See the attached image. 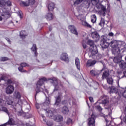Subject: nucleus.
<instances>
[{"label": "nucleus", "mask_w": 126, "mask_h": 126, "mask_svg": "<svg viewBox=\"0 0 126 126\" xmlns=\"http://www.w3.org/2000/svg\"><path fill=\"white\" fill-rule=\"evenodd\" d=\"M46 81H48V79L45 77H42L37 81L36 84V88L35 89V96L37 94L41 92H44V91H45L46 93H49V91H48L47 89H44L42 88L43 84H44V82H46Z\"/></svg>", "instance_id": "f257e3e1"}, {"label": "nucleus", "mask_w": 126, "mask_h": 126, "mask_svg": "<svg viewBox=\"0 0 126 126\" xmlns=\"http://www.w3.org/2000/svg\"><path fill=\"white\" fill-rule=\"evenodd\" d=\"M90 52L91 53V57L95 60H100L102 58V55L98 53V48L97 46L94 45L90 47Z\"/></svg>", "instance_id": "f03ea898"}, {"label": "nucleus", "mask_w": 126, "mask_h": 126, "mask_svg": "<svg viewBox=\"0 0 126 126\" xmlns=\"http://www.w3.org/2000/svg\"><path fill=\"white\" fill-rule=\"evenodd\" d=\"M109 40V36L106 35L101 36L100 44L103 50H104V49H107V48L109 47V42H108V41Z\"/></svg>", "instance_id": "7ed1b4c3"}, {"label": "nucleus", "mask_w": 126, "mask_h": 126, "mask_svg": "<svg viewBox=\"0 0 126 126\" xmlns=\"http://www.w3.org/2000/svg\"><path fill=\"white\" fill-rule=\"evenodd\" d=\"M101 99H103V100H102V103L103 105H104V109H105V110H109L110 107L107 106L109 105V97L106 95H102L101 96Z\"/></svg>", "instance_id": "20e7f679"}, {"label": "nucleus", "mask_w": 126, "mask_h": 126, "mask_svg": "<svg viewBox=\"0 0 126 126\" xmlns=\"http://www.w3.org/2000/svg\"><path fill=\"white\" fill-rule=\"evenodd\" d=\"M125 46L123 44H121L120 46L112 48V53L114 55H120L121 54V50H123Z\"/></svg>", "instance_id": "39448f33"}, {"label": "nucleus", "mask_w": 126, "mask_h": 126, "mask_svg": "<svg viewBox=\"0 0 126 126\" xmlns=\"http://www.w3.org/2000/svg\"><path fill=\"white\" fill-rule=\"evenodd\" d=\"M119 44H121L122 45H124V44H126V42L124 41L118 42V41L116 40H113L110 42H109V45H110V46L111 47V48H112V49H113L114 48L118 47L119 46H121L119 45Z\"/></svg>", "instance_id": "423d86ee"}, {"label": "nucleus", "mask_w": 126, "mask_h": 126, "mask_svg": "<svg viewBox=\"0 0 126 126\" xmlns=\"http://www.w3.org/2000/svg\"><path fill=\"white\" fill-rule=\"evenodd\" d=\"M95 120H96V116L94 114H92L91 117L88 119L89 121L88 126H95Z\"/></svg>", "instance_id": "0eeeda50"}, {"label": "nucleus", "mask_w": 126, "mask_h": 126, "mask_svg": "<svg viewBox=\"0 0 126 126\" xmlns=\"http://www.w3.org/2000/svg\"><path fill=\"white\" fill-rule=\"evenodd\" d=\"M61 60L65 62V63H69V59H68V55L65 53H63L61 56Z\"/></svg>", "instance_id": "6e6552de"}, {"label": "nucleus", "mask_w": 126, "mask_h": 126, "mask_svg": "<svg viewBox=\"0 0 126 126\" xmlns=\"http://www.w3.org/2000/svg\"><path fill=\"white\" fill-rule=\"evenodd\" d=\"M13 91H14V87L11 85H8L6 88V93L7 94H12V93H13Z\"/></svg>", "instance_id": "1a4fd4ad"}, {"label": "nucleus", "mask_w": 126, "mask_h": 126, "mask_svg": "<svg viewBox=\"0 0 126 126\" xmlns=\"http://www.w3.org/2000/svg\"><path fill=\"white\" fill-rule=\"evenodd\" d=\"M68 29L70 31V32H72V34H74L75 35H78L77 30L74 25L69 26Z\"/></svg>", "instance_id": "9d476101"}, {"label": "nucleus", "mask_w": 126, "mask_h": 126, "mask_svg": "<svg viewBox=\"0 0 126 126\" xmlns=\"http://www.w3.org/2000/svg\"><path fill=\"white\" fill-rule=\"evenodd\" d=\"M53 120L55 122L60 123V122H63V116L60 115H55L53 117Z\"/></svg>", "instance_id": "9b49d317"}, {"label": "nucleus", "mask_w": 126, "mask_h": 126, "mask_svg": "<svg viewBox=\"0 0 126 126\" xmlns=\"http://www.w3.org/2000/svg\"><path fill=\"white\" fill-rule=\"evenodd\" d=\"M62 96H63V93H59L58 95L56 97V100L55 102V105H56L57 106H59V105H60V103L62 101Z\"/></svg>", "instance_id": "f8f14e48"}, {"label": "nucleus", "mask_w": 126, "mask_h": 126, "mask_svg": "<svg viewBox=\"0 0 126 126\" xmlns=\"http://www.w3.org/2000/svg\"><path fill=\"white\" fill-rule=\"evenodd\" d=\"M97 63V61L95 60H89L87 61V63L86 64V66H88L89 67L90 66H93L95 64Z\"/></svg>", "instance_id": "ddd939ff"}, {"label": "nucleus", "mask_w": 126, "mask_h": 126, "mask_svg": "<svg viewBox=\"0 0 126 126\" xmlns=\"http://www.w3.org/2000/svg\"><path fill=\"white\" fill-rule=\"evenodd\" d=\"M122 57L120 55L116 56L113 59L114 63H119V64L121 62L123 61L122 60Z\"/></svg>", "instance_id": "4468645a"}, {"label": "nucleus", "mask_w": 126, "mask_h": 126, "mask_svg": "<svg viewBox=\"0 0 126 126\" xmlns=\"http://www.w3.org/2000/svg\"><path fill=\"white\" fill-rule=\"evenodd\" d=\"M20 36L21 39L24 40V39L28 36V33H27L26 31H22L20 32Z\"/></svg>", "instance_id": "2eb2a0df"}, {"label": "nucleus", "mask_w": 126, "mask_h": 126, "mask_svg": "<svg viewBox=\"0 0 126 126\" xmlns=\"http://www.w3.org/2000/svg\"><path fill=\"white\" fill-rule=\"evenodd\" d=\"M91 2V0H86L83 3V7L84 8H89L90 6V3Z\"/></svg>", "instance_id": "dca6fc26"}, {"label": "nucleus", "mask_w": 126, "mask_h": 126, "mask_svg": "<svg viewBox=\"0 0 126 126\" xmlns=\"http://www.w3.org/2000/svg\"><path fill=\"white\" fill-rule=\"evenodd\" d=\"M92 37L93 39L98 40L100 39V35H99V33L97 32H94L92 33Z\"/></svg>", "instance_id": "f3484780"}, {"label": "nucleus", "mask_w": 126, "mask_h": 126, "mask_svg": "<svg viewBox=\"0 0 126 126\" xmlns=\"http://www.w3.org/2000/svg\"><path fill=\"white\" fill-rule=\"evenodd\" d=\"M119 66L122 69H126V62L125 61H122L119 64Z\"/></svg>", "instance_id": "a211bd4d"}, {"label": "nucleus", "mask_w": 126, "mask_h": 126, "mask_svg": "<svg viewBox=\"0 0 126 126\" xmlns=\"http://www.w3.org/2000/svg\"><path fill=\"white\" fill-rule=\"evenodd\" d=\"M62 112L64 115H67L69 113V109L67 106H63L62 109Z\"/></svg>", "instance_id": "6ab92c4d"}, {"label": "nucleus", "mask_w": 126, "mask_h": 126, "mask_svg": "<svg viewBox=\"0 0 126 126\" xmlns=\"http://www.w3.org/2000/svg\"><path fill=\"white\" fill-rule=\"evenodd\" d=\"M110 75V72L108 70H105L103 72L102 75V79H105L108 78V77Z\"/></svg>", "instance_id": "aec40b11"}, {"label": "nucleus", "mask_w": 126, "mask_h": 126, "mask_svg": "<svg viewBox=\"0 0 126 126\" xmlns=\"http://www.w3.org/2000/svg\"><path fill=\"white\" fill-rule=\"evenodd\" d=\"M32 51L34 52L35 57H38V53L37 52V46L36 44H33L32 47L31 48Z\"/></svg>", "instance_id": "412c9836"}, {"label": "nucleus", "mask_w": 126, "mask_h": 126, "mask_svg": "<svg viewBox=\"0 0 126 126\" xmlns=\"http://www.w3.org/2000/svg\"><path fill=\"white\" fill-rule=\"evenodd\" d=\"M75 65L77 69H78V70H80V60H79L78 58H75Z\"/></svg>", "instance_id": "4be33fe9"}, {"label": "nucleus", "mask_w": 126, "mask_h": 126, "mask_svg": "<svg viewBox=\"0 0 126 126\" xmlns=\"http://www.w3.org/2000/svg\"><path fill=\"white\" fill-rule=\"evenodd\" d=\"M2 16H4L6 19H7V18H9L10 17V13L9 12V10H6L5 12H3V13L2 14Z\"/></svg>", "instance_id": "5701e85b"}, {"label": "nucleus", "mask_w": 126, "mask_h": 126, "mask_svg": "<svg viewBox=\"0 0 126 126\" xmlns=\"http://www.w3.org/2000/svg\"><path fill=\"white\" fill-rule=\"evenodd\" d=\"M45 18L47 20L50 21L54 19V16L53 15V13H48L45 16Z\"/></svg>", "instance_id": "b1692460"}, {"label": "nucleus", "mask_w": 126, "mask_h": 126, "mask_svg": "<svg viewBox=\"0 0 126 126\" xmlns=\"http://www.w3.org/2000/svg\"><path fill=\"white\" fill-rule=\"evenodd\" d=\"M49 11H53L55 9V3H50L48 6Z\"/></svg>", "instance_id": "393cba45"}, {"label": "nucleus", "mask_w": 126, "mask_h": 126, "mask_svg": "<svg viewBox=\"0 0 126 126\" xmlns=\"http://www.w3.org/2000/svg\"><path fill=\"white\" fill-rule=\"evenodd\" d=\"M14 97L16 99H18L19 100L21 98V94H20V93L19 92H15L14 93Z\"/></svg>", "instance_id": "a878e982"}, {"label": "nucleus", "mask_w": 126, "mask_h": 126, "mask_svg": "<svg viewBox=\"0 0 126 126\" xmlns=\"http://www.w3.org/2000/svg\"><path fill=\"white\" fill-rule=\"evenodd\" d=\"M51 80H52L51 82L53 86H55L56 85H59V82H58V79H57L56 78H52Z\"/></svg>", "instance_id": "bb28decb"}, {"label": "nucleus", "mask_w": 126, "mask_h": 126, "mask_svg": "<svg viewBox=\"0 0 126 126\" xmlns=\"http://www.w3.org/2000/svg\"><path fill=\"white\" fill-rule=\"evenodd\" d=\"M106 80L108 84H110V85H113L114 83V80H113V78H112L111 77H108L107 78Z\"/></svg>", "instance_id": "cd10ccee"}, {"label": "nucleus", "mask_w": 126, "mask_h": 126, "mask_svg": "<svg viewBox=\"0 0 126 126\" xmlns=\"http://www.w3.org/2000/svg\"><path fill=\"white\" fill-rule=\"evenodd\" d=\"M6 4V0H0V7H4Z\"/></svg>", "instance_id": "c85d7f7f"}, {"label": "nucleus", "mask_w": 126, "mask_h": 126, "mask_svg": "<svg viewBox=\"0 0 126 126\" xmlns=\"http://www.w3.org/2000/svg\"><path fill=\"white\" fill-rule=\"evenodd\" d=\"M82 24L84 26H85L86 27H88V28H92V26H91V25H90L89 24H88L87 22L85 21H83L82 22Z\"/></svg>", "instance_id": "c756f323"}, {"label": "nucleus", "mask_w": 126, "mask_h": 126, "mask_svg": "<svg viewBox=\"0 0 126 126\" xmlns=\"http://www.w3.org/2000/svg\"><path fill=\"white\" fill-rule=\"evenodd\" d=\"M45 96H46V100H45V103L46 105H50L51 104V99H50V98L48 97H47V95L46 94L44 93Z\"/></svg>", "instance_id": "7c9ffc66"}, {"label": "nucleus", "mask_w": 126, "mask_h": 126, "mask_svg": "<svg viewBox=\"0 0 126 126\" xmlns=\"http://www.w3.org/2000/svg\"><path fill=\"white\" fill-rule=\"evenodd\" d=\"M87 43H88V45H89L90 47H93L94 46H95L94 41L93 40H91L89 39V40H88Z\"/></svg>", "instance_id": "2f4dec72"}, {"label": "nucleus", "mask_w": 126, "mask_h": 126, "mask_svg": "<svg viewBox=\"0 0 126 126\" xmlns=\"http://www.w3.org/2000/svg\"><path fill=\"white\" fill-rule=\"evenodd\" d=\"M20 5H21L22 6H29V3L27 1L25 2L22 1L20 2Z\"/></svg>", "instance_id": "473e14b6"}, {"label": "nucleus", "mask_w": 126, "mask_h": 126, "mask_svg": "<svg viewBox=\"0 0 126 126\" xmlns=\"http://www.w3.org/2000/svg\"><path fill=\"white\" fill-rule=\"evenodd\" d=\"M91 21L93 23H95L96 22V20H97V17L95 14L93 15L92 16Z\"/></svg>", "instance_id": "72a5a7b5"}, {"label": "nucleus", "mask_w": 126, "mask_h": 126, "mask_svg": "<svg viewBox=\"0 0 126 126\" xmlns=\"http://www.w3.org/2000/svg\"><path fill=\"white\" fill-rule=\"evenodd\" d=\"M90 73L93 75V76H96L98 75V72H96L95 70H92L90 71Z\"/></svg>", "instance_id": "f704fd0d"}, {"label": "nucleus", "mask_w": 126, "mask_h": 126, "mask_svg": "<svg viewBox=\"0 0 126 126\" xmlns=\"http://www.w3.org/2000/svg\"><path fill=\"white\" fill-rule=\"evenodd\" d=\"M18 70L20 71V72H27V71L26 70H24L23 67L21 65L18 67Z\"/></svg>", "instance_id": "c9c22d12"}, {"label": "nucleus", "mask_w": 126, "mask_h": 126, "mask_svg": "<svg viewBox=\"0 0 126 126\" xmlns=\"http://www.w3.org/2000/svg\"><path fill=\"white\" fill-rule=\"evenodd\" d=\"M91 2L93 5H96L99 2V0H91Z\"/></svg>", "instance_id": "e433bc0d"}, {"label": "nucleus", "mask_w": 126, "mask_h": 126, "mask_svg": "<svg viewBox=\"0 0 126 126\" xmlns=\"http://www.w3.org/2000/svg\"><path fill=\"white\" fill-rule=\"evenodd\" d=\"M60 90V86L59 85H56L54 86V89L53 90V92H56V91H59Z\"/></svg>", "instance_id": "4c0bfd02"}, {"label": "nucleus", "mask_w": 126, "mask_h": 126, "mask_svg": "<svg viewBox=\"0 0 126 126\" xmlns=\"http://www.w3.org/2000/svg\"><path fill=\"white\" fill-rule=\"evenodd\" d=\"M2 111L3 112H5L7 115H9V112H8V110H7V108L5 107H2Z\"/></svg>", "instance_id": "58836bf2"}, {"label": "nucleus", "mask_w": 126, "mask_h": 126, "mask_svg": "<svg viewBox=\"0 0 126 126\" xmlns=\"http://www.w3.org/2000/svg\"><path fill=\"white\" fill-rule=\"evenodd\" d=\"M8 61V58L7 57H1L0 59V62H6Z\"/></svg>", "instance_id": "ea45409f"}, {"label": "nucleus", "mask_w": 126, "mask_h": 126, "mask_svg": "<svg viewBox=\"0 0 126 126\" xmlns=\"http://www.w3.org/2000/svg\"><path fill=\"white\" fill-rule=\"evenodd\" d=\"M21 66L26 67V66H29V64L26 63H20Z\"/></svg>", "instance_id": "a19ab883"}, {"label": "nucleus", "mask_w": 126, "mask_h": 126, "mask_svg": "<svg viewBox=\"0 0 126 126\" xmlns=\"http://www.w3.org/2000/svg\"><path fill=\"white\" fill-rule=\"evenodd\" d=\"M5 124L6 126H7V125H9V126H12V120H11V119H9L8 121Z\"/></svg>", "instance_id": "79ce46f5"}, {"label": "nucleus", "mask_w": 126, "mask_h": 126, "mask_svg": "<svg viewBox=\"0 0 126 126\" xmlns=\"http://www.w3.org/2000/svg\"><path fill=\"white\" fill-rule=\"evenodd\" d=\"M95 108L98 110V111H99V112H102V110H103L102 109V107H101V106H100L99 105H96Z\"/></svg>", "instance_id": "37998d69"}, {"label": "nucleus", "mask_w": 126, "mask_h": 126, "mask_svg": "<svg viewBox=\"0 0 126 126\" xmlns=\"http://www.w3.org/2000/svg\"><path fill=\"white\" fill-rule=\"evenodd\" d=\"M83 0H76L74 2V4H79L81 2H82Z\"/></svg>", "instance_id": "c03bdc74"}, {"label": "nucleus", "mask_w": 126, "mask_h": 126, "mask_svg": "<svg viewBox=\"0 0 126 126\" xmlns=\"http://www.w3.org/2000/svg\"><path fill=\"white\" fill-rule=\"evenodd\" d=\"M6 4L7 5V6H11L12 3L10 0H6Z\"/></svg>", "instance_id": "a18cd8bd"}, {"label": "nucleus", "mask_w": 126, "mask_h": 126, "mask_svg": "<svg viewBox=\"0 0 126 126\" xmlns=\"http://www.w3.org/2000/svg\"><path fill=\"white\" fill-rule=\"evenodd\" d=\"M72 123V120L70 118H68L66 121V124L69 125Z\"/></svg>", "instance_id": "49530a36"}, {"label": "nucleus", "mask_w": 126, "mask_h": 126, "mask_svg": "<svg viewBox=\"0 0 126 126\" xmlns=\"http://www.w3.org/2000/svg\"><path fill=\"white\" fill-rule=\"evenodd\" d=\"M46 124L48 126H52L54 125V123L51 121H47Z\"/></svg>", "instance_id": "de8ad7c7"}, {"label": "nucleus", "mask_w": 126, "mask_h": 126, "mask_svg": "<svg viewBox=\"0 0 126 126\" xmlns=\"http://www.w3.org/2000/svg\"><path fill=\"white\" fill-rule=\"evenodd\" d=\"M115 89L114 88H110V91H109L110 94H111V93H114V92H115Z\"/></svg>", "instance_id": "09e8293b"}, {"label": "nucleus", "mask_w": 126, "mask_h": 126, "mask_svg": "<svg viewBox=\"0 0 126 126\" xmlns=\"http://www.w3.org/2000/svg\"><path fill=\"white\" fill-rule=\"evenodd\" d=\"M100 24H103V25L104 24H105V20L104 19V18H101L100 23L99 24V25H100Z\"/></svg>", "instance_id": "8fccbe9b"}, {"label": "nucleus", "mask_w": 126, "mask_h": 126, "mask_svg": "<svg viewBox=\"0 0 126 126\" xmlns=\"http://www.w3.org/2000/svg\"><path fill=\"white\" fill-rule=\"evenodd\" d=\"M62 105H67V100H63L62 101Z\"/></svg>", "instance_id": "3c124183"}, {"label": "nucleus", "mask_w": 126, "mask_h": 126, "mask_svg": "<svg viewBox=\"0 0 126 126\" xmlns=\"http://www.w3.org/2000/svg\"><path fill=\"white\" fill-rule=\"evenodd\" d=\"M29 4H34L35 3V0H28Z\"/></svg>", "instance_id": "603ef678"}, {"label": "nucleus", "mask_w": 126, "mask_h": 126, "mask_svg": "<svg viewBox=\"0 0 126 126\" xmlns=\"http://www.w3.org/2000/svg\"><path fill=\"white\" fill-rule=\"evenodd\" d=\"M7 84H12V83H13V82H12V80H11V79H8L7 80Z\"/></svg>", "instance_id": "864d4df0"}, {"label": "nucleus", "mask_w": 126, "mask_h": 126, "mask_svg": "<svg viewBox=\"0 0 126 126\" xmlns=\"http://www.w3.org/2000/svg\"><path fill=\"white\" fill-rule=\"evenodd\" d=\"M123 97H124V98H126V90H124V91L123 92V93L122 94Z\"/></svg>", "instance_id": "5fc2aeb1"}, {"label": "nucleus", "mask_w": 126, "mask_h": 126, "mask_svg": "<svg viewBox=\"0 0 126 126\" xmlns=\"http://www.w3.org/2000/svg\"><path fill=\"white\" fill-rule=\"evenodd\" d=\"M89 99L90 101V102H91V103H92V102H94V99H93V98L91 96H90L89 97Z\"/></svg>", "instance_id": "6e6d98bb"}, {"label": "nucleus", "mask_w": 126, "mask_h": 126, "mask_svg": "<svg viewBox=\"0 0 126 126\" xmlns=\"http://www.w3.org/2000/svg\"><path fill=\"white\" fill-rule=\"evenodd\" d=\"M5 40H6V41H7V42H8V43H9V44H11V41H10V39H9V38H8V37H6Z\"/></svg>", "instance_id": "4d7b16f0"}, {"label": "nucleus", "mask_w": 126, "mask_h": 126, "mask_svg": "<svg viewBox=\"0 0 126 126\" xmlns=\"http://www.w3.org/2000/svg\"><path fill=\"white\" fill-rule=\"evenodd\" d=\"M108 36H109V37H110H110H113L114 36V33H113L112 32H109Z\"/></svg>", "instance_id": "13d9d810"}, {"label": "nucleus", "mask_w": 126, "mask_h": 126, "mask_svg": "<svg viewBox=\"0 0 126 126\" xmlns=\"http://www.w3.org/2000/svg\"><path fill=\"white\" fill-rule=\"evenodd\" d=\"M83 48L84 49H86L87 46L86 45V43H82Z\"/></svg>", "instance_id": "bf43d9fd"}, {"label": "nucleus", "mask_w": 126, "mask_h": 126, "mask_svg": "<svg viewBox=\"0 0 126 126\" xmlns=\"http://www.w3.org/2000/svg\"><path fill=\"white\" fill-rule=\"evenodd\" d=\"M48 114H49L48 116L49 117H53V115H54V113L52 112H51V113H50H50H49V112H48Z\"/></svg>", "instance_id": "052dcab7"}, {"label": "nucleus", "mask_w": 126, "mask_h": 126, "mask_svg": "<svg viewBox=\"0 0 126 126\" xmlns=\"http://www.w3.org/2000/svg\"><path fill=\"white\" fill-rule=\"evenodd\" d=\"M26 126H35L34 125H30V124H29V123L26 124Z\"/></svg>", "instance_id": "680f3d73"}, {"label": "nucleus", "mask_w": 126, "mask_h": 126, "mask_svg": "<svg viewBox=\"0 0 126 126\" xmlns=\"http://www.w3.org/2000/svg\"><path fill=\"white\" fill-rule=\"evenodd\" d=\"M35 107H36V109H40V106H39L38 104H36Z\"/></svg>", "instance_id": "e2e57ef3"}, {"label": "nucleus", "mask_w": 126, "mask_h": 126, "mask_svg": "<svg viewBox=\"0 0 126 126\" xmlns=\"http://www.w3.org/2000/svg\"><path fill=\"white\" fill-rule=\"evenodd\" d=\"M123 74H124L123 76H125V77H126V71H124L123 72Z\"/></svg>", "instance_id": "0e129e2a"}, {"label": "nucleus", "mask_w": 126, "mask_h": 126, "mask_svg": "<svg viewBox=\"0 0 126 126\" xmlns=\"http://www.w3.org/2000/svg\"><path fill=\"white\" fill-rule=\"evenodd\" d=\"M0 80H4V77L1 76V77L0 78Z\"/></svg>", "instance_id": "69168bd1"}, {"label": "nucleus", "mask_w": 126, "mask_h": 126, "mask_svg": "<svg viewBox=\"0 0 126 126\" xmlns=\"http://www.w3.org/2000/svg\"><path fill=\"white\" fill-rule=\"evenodd\" d=\"M52 26H50L49 27V31H51L52 30Z\"/></svg>", "instance_id": "338daca9"}, {"label": "nucleus", "mask_w": 126, "mask_h": 126, "mask_svg": "<svg viewBox=\"0 0 126 126\" xmlns=\"http://www.w3.org/2000/svg\"><path fill=\"white\" fill-rule=\"evenodd\" d=\"M124 122L126 123V116L124 117Z\"/></svg>", "instance_id": "774afa93"}]
</instances>
